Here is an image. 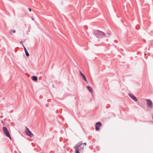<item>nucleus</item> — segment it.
<instances>
[{
	"label": "nucleus",
	"instance_id": "nucleus-1",
	"mask_svg": "<svg viewBox=\"0 0 153 153\" xmlns=\"http://www.w3.org/2000/svg\"><path fill=\"white\" fill-rule=\"evenodd\" d=\"M82 145V143L77 144L74 147V149L75 150L76 153H80L79 151H81L83 149V146Z\"/></svg>",
	"mask_w": 153,
	"mask_h": 153
},
{
	"label": "nucleus",
	"instance_id": "nucleus-2",
	"mask_svg": "<svg viewBox=\"0 0 153 153\" xmlns=\"http://www.w3.org/2000/svg\"><path fill=\"white\" fill-rule=\"evenodd\" d=\"M2 128L3 132L4 134L7 137H9L10 138V140H11V137L10 135L9 132L8 130L7 129V127H6L4 126Z\"/></svg>",
	"mask_w": 153,
	"mask_h": 153
},
{
	"label": "nucleus",
	"instance_id": "nucleus-3",
	"mask_svg": "<svg viewBox=\"0 0 153 153\" xmlns=\"http://www.w3.org/2000/svg\"><path fill=\"white\" fill-rule=\"evenodd\" d=\"M95 34L99 38L105 36V34L104 33L99 30L96 31Z\"/></svg>",
	"mask_w": 153,
	"mask_h": 153
},
{
	"label": "nucleus",
	"instance_id": "nucleus-4",
	"mask_svg": "<svg viewBox=\"0 0 153 153\" xmlns=\"http://www.w3.org/2000/svg\"><path fill=\"white\" fill-rule=\"evenodd\" d=\"M147 101V104L148 107L150 108H153V104L152 101L150 100H146Z\"/></svg>",
	"mask_w": 153,
	"mask_h": 153
},
{
	"label": "nucleus",
	"instance_id": "nucleus-5",
	"mask_svg": "<svg viewBox=\"0 0 153 153\" xmlns=\"http://www.w3.org/2000/svg\"><path fill=\"white\" fill-rule=\"evenodd\" d=\"M102 126V124L100 122H97L96 123V125L95 126L96 130L97 131H98L99 130L100 128L99 126Z\"/></svg>",
	"mask_w": 153,
	"mask_h": 153
},
{
	"label": "nucleus",
	"instance_id": "nucleus-6",
	"mask_svg": "<svg viewBox=\"0 0 153 153\" xmlns=\"http://www.w3.org/2000/svg\"><path fill=\"white\" fill-rule=\"evenodd\" d=\"M25 133L27 135L31 137H33L34 136L33 134L30 130L28 131H25Z\"/></svg>",
	"mask_w": 153,
	"mask_h": 153
},
{
	"label": "nucleus",
	"instance_id": "nucleus-7",
	"mask_svg": "<svg viewBox=\"0 0 153 153\" xmlns=\"http://www.w3.org/2000/svg\"><path fill=\"white\" fill-rule=\"evenodd\" d=\"M129 95L132 99H133L135 101H137V100L136 97L135 96H134L133 94H129Z\"/></svg>",
	"mask_w": 153,
	"mask_h": 153
},
{
	"label": "nucleus",
	"instance_id": "nucleus-8",
	"mask_svg": "<svg viewBox=\"0 0 153 153\" xmlns=\"http://www.w3.org/2000/svg\"><path fill=\"white\" fill-rule=\"evenodd\" d=\"M23 47L26 56L27 57L29 56H30V54H29V53H28V51H27L26 48L24 46V45H23Z\"/></svg>",
	"mask_w": 153,
	"mask_h": 153
},
{
	"label": "nucleus",
	"instance_id": "nucleus-9",
	"mask_svg": "<svg viewBox=\"0 0 153 153\" xmlns=\"http://www.w3.org/2000/svg\"><path fill=\"white\" fill-rule=\"evenodd\" d=\"M32 80L35 81H37L38 80V78L36 76H33L32 77Z\"/></svg>",
	"mask_w": 153,
	"mask_h": 153
},
{
	"label": "nucleus",
	"instance_id": "nucleus-10",
	"mask_svg": "<svg viewBox=\"0 0 153 153\" xmlns=\"http://www.w3.org/2000/svg\"><path fill=\"white\" fill-rule=\"evenodd\" d=\"M87 89H88V90L90 92H92V89L91 87H89V86H87Z\"/></svg>",
	"mask_w": 153,
	"mask_h": 153
},
{
	"label": "nucleus",
	"instance_id": "nucleus-11",
	"mask_svg": "<svg viewBox=\"0 0 153 153\" xmlns=\"http://www.w3.org/2000/svg\"><path fill=\"white\" fill-rule=\"evenodd\" d=\"M82 78L85 81V82H87L86 78L84 75L82 76Z\"/></svg>",
	"mask_w": 153,
	"mask_h": 153
},
{
	"label": "nucleus",
	"instance_id": "nucleus-12",
	"mask_svg": "<svg viewBox=\"0 0 153 153\" xmlns=\"http://www.w3.org/2000/svg\"><path fill=\"white\" fill-rule=\"evenodd\" d=\"M16 32V30H10V33H15Z\"/></svg>",
	"mask_w": 153,
	"mask_h": 153
},
{
	"label": "nucleus",
	"instance_id": "nucleus-13",
	"mask_svg": "<svg viewBox=\"0 0 153 153\" xmlns=\"http://www.w3.org/2000/svg\"><path fill=\"white\" fill-rule=\"evenodd\" d=\"M79 72H80V74L81 75V76H82H82H83L84 75L82 73V72L81 71H80Z\"/></svg>",
	"mask_w": 153,
	"mask_h": 153
},
{
	"label": "nucleus",
	"instance_id": "nucleus-14",
	"mask_svg": "<svg viewBox=\"0 0 153 153\" xmlns=\"http://www.w3.org/2000/svg\"><path fill=\"white\" fill-rule=\"evenodd\" d=\"M25 128L26 129V130L25 131H28L30 130H29V128L27 127L26 126L25 127Z\"/></svg>",
	"mask_w": 153,
	"mask_h": 153
},
{
	"label": "nucleus",
	"instance_id": "nucleus-15",
	"mask_svg": "<svg viewBox=\"0 0 153 153\" xmlns=\"http://www.w3.org/2000/svg\"><path fill=\"white\" fill-rule=\"evenodd\" d=\"M1 123L3 124V125H4L5 124L3 120H1Z\"/></svg>",
	"mask_w": 153,
	"mask_h": 153
},
{
	"label": "nucleus",
	"instance_id": "nucleus-16",
	"mask_svg": "<svg viewBox=\"0 0 153 153\" xmlns=\"http://www.w3.org/2000/svg\"><path fill=\"white\" fill-rule=\"evenodd\" d=\"M29 10L31 12V8H28Z\"/></svg>",
	"mask_w": 153,
	"mask_h": 153
},
{
	"label": "nucleus",
	"instance_id": "nucleus-17",
	"mask_svg": "<svg viewBox=\"0 0 153 153\" xmlns=\"http://www.w3.org/2000/svg\"><path fill=\"white\" fill-rule=\"evenodd\" d=\"M83 144H84L86 146V143H83Z\"/></svg>",
	"mask_w": 153,
	"mask_h": 153
},
{
	"label": "nucleus",
	"instance_id": "nucleus-18",
	"mask_svg": "<svg viewBox=\"0 0 153 153\" xmlns=\"http://www.w3.org/2000/svg\"><path fill=\"white\" fill-rule=\"evenodd\" d=\"M31 19L33 20H34V19L33 18H32Z\"/></svg>",
	"mask_w": 153,
	"mask_h": 153
},
{
	"label": "nucleus",
	"instance_id": "nucleus-19",
	"mask_svg": "<svg viewBox=\"0 0 153 153\" xmlns=\"http://www.w3.org/2000/svg\"><path fill=\"white\" fill-rule=\"evenodd\" d=\"M48 106V104H46V106L47 107Z\"/></svg>",
	"mask_w": 153,
	"mask_h": 153
},
{
	"label": "nucleus",
	"instance_id": "nucleus-20",
	"mask_svg": "<svg viewBox=\"0 0 153 153\" xmlns=\"http://www.w3.org/2000/svg\"><path fill=\"white\" fill-rule=\"evenodd\" d=\"M107 33L108 34L109 36H110V34L109 33Z\"/></svg>",
	"mask_w": 153,
	"mask_h": 153
},
{
	"label": "nucleus",
	"instance_id": "nucleus-21",
	"mask_svg": "<svg viewBox=\"0 0 153 153\" xmlns=\"http://www.w3.org/2000/svg\"><path fill=\"white\" fill-rule=\"evenodd\" d=\"M3 117V116H0V118H2V117Z\"/></svg>",
	"mask_w": 153,
	"mask_h": 153
},
{
	"label": "nucleus",
	"instance_id": "nucleus-22",
	"mask_svg": "<svg viewBox=\"0 0 153 153\" xmlns=\"http://www.w3.org/2000/svg\"><path fill=\"white\" fill-rule=\"evenodd\" d=\"M22 42H20L22 44Z\"/></svg>",
	"mask_w": 153,
	"mask_h": 153
}]
</instances>
